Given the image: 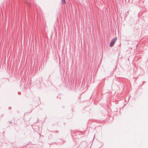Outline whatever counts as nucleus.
Returning a JSON list of instances; mask_svg holds the SVG:
<instances>
[{
    "label": "nucleus",
    "mask_w": 148,
    "mask_h": 148,
    "mask_svg": "<svg viewBox=\"0 0 148 148\" xmlns=\"http://www.w3.org/2000/svg\"><path fill=\"white\" fill-rule=\"evenodd\" d=\"M117 38L116 37H115L111 41L110 43V47H112L115 44V42L117 40Z\"/></svg>",
    "instance_id": "1"
},
{
    "label": "nucleus",
    "mask_w": 148,
    "mask_h": 148,
    "mask_svg": "<svg viewBox=\"0 0 148 148\" xmlns=\"http://www.w3.org/2000/svg\"><path fill=\"white\" fill-rule=\"evenodd\" d=\"M62 3L63 5H64L66 3L65 0H62Z\"/></svg>",
    "instance_id": "2"
},
{
    "label": "nucleus",
    "mask_w": 148,
    "mask_h": 148,
    "mask_svg": "<svg viewBox=\"0 0 148 148\" xmlns=\"http://www.w3.org/2000/svg\"><path fill=\"white\" fill-rule=\"evenodd\" d=\"M129 14V11H128L127 12L125 13V15L127 16Z\"/></svg>",
    "instance_id": "3"
},
{
    "label": "nucleus",
    "mask_w": 148,
    "mask_h": 148,
    "mask_svg": "<svg viewBox=\"0 0 148 148\" xmlns=\"http://www.w3.org/2000/svg\"><path fill=\"white\" fill-rule=\"evenodd\" d=\"M11 107H9V110L10 109H11Z\"/></svg>",
    "instance_id": "4"
}]
</instances>
